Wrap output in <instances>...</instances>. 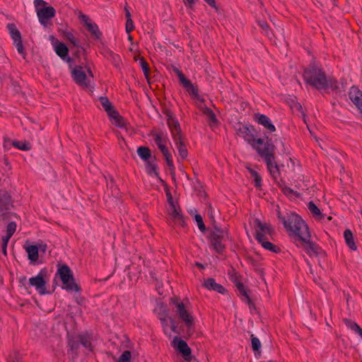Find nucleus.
I'll use <instances>...</instances> for the list:
<instances>
[{
  "label": "nucleus",
  "instance_id": "50",
  "mask_svg": "<svg viewBox=\"0 0 362 362\" xmlns=\"http://www.w3.org/2000/svg\"><path fill=\"white\" fill-rule=\"evenodd\" d=\"M134 29V23L132 19L127 20L126 23V31L127 33H130Z\"/></svg>",
  "mask_w": 362,
  "mask_h": 362
},
{
  "label": "nucleus",
  "instance_id": "41",
  "mask_svg": "<svg viewBox=\"0 0 362 362\" xmlns=\"http://www.w3.org/2000/svg\"><path fill=\"white\" fill-rule=\"evenodd\" d=\"M146 171L151 175H154L156 177L158 175L156 165L153 163H147Z\"/></svg>",
  "mask_w": 362,
  "mask_h": 362
},
{
  "label": "nucleus",
  "instance_id": "36",
  "mask_svg": "<svg viewBox=\"0 0 362 362\" xmlns=\"http://www.w3.org/2000/svg\"><path fill=\"white\" fill-rule=\"evenodd\" d=\"M250 173L251 176L254 178L255 185L257 187H260L262 185V179L259 175L252 168H247Z\"/></svg>",
  "mask_w": 362,
  "mask_h": 362
},
{
  "label": "nucleus",
  "instance_id": "3",
  "mask_svg": "<svg viewBox=\"0 0 362 362\" xmlns=\"http://www.w3.org/2000/svg\"><path fill=\"white\" fill-rule=\"evenodd\" d=\"M168 125L178 150L180 157L182 160L186 159L188 156V151L182 141V130L178 121L172 115H168Z\"/></svg>",
  "mask_w": 362,
  "mask_h": 362
},
{
  "label": "nucleus",
  "instance_id": "27",
  "mask_svg": "<svg viewBox=\"0 0 362 362\" xmlns=\"http://www.w3.org/2000/svg\"><path fill=\"white\" fill-rule=\"evenodd\" d=\"M7 28L9 33L13 39V42L21 40V35L20 31L17 29L16 26L13 23H9L7 25Z\"/></svg>",
  "mask_w": 362,
  "mask_h": 362
},
{
  "label": "nucleus",
  "instance_id": "12",
  "mask_svg": "<svg viewBox=\"0 0 362 362\" xmlns=\"http://www.w3.org/2000/svg\"><path fill=\"white\" fill-rule=\"evenodd\" d=\"M167 218L177 226L183 227L185 225L182 210L177 204L168 206L167 209Z\"/></svg>",
  "mask_w": 362,
  "mask_h": 362
},
{
  "label": "nucleus",
  "instance_id": "8",
  "mask_svg": "<svg viewBox=\"0 0 362 362\" xmlns=\"http://www.w3.org/2000/svg\"><path fill=\"white\" fill-rule=\"evenodd\" d=\"M13 208L10 193L6 190H0V221H8L13 217L19 218L12 211Z\"/></svg>",
  "mask_w": 362,
  "mask_h": 362
},
{
  "label": "nucleus",
  "instance_id": "37",
  "mask_svg": "<svg viewBox=\"0 0 362 362\" xmlns=\"http://www.w3.org/2000/svg\"><path fill=\"white\" fill-rule=\"evenodd\" d=\"M344 322L349 328L354 330L356 333H358L361 329V328L359 327V325L357 323L351 321V320L344 319Z\"/></svg>",
  "mask_w": 362,
  "mask_h": 362
},
{
  "label": "nucleus",
  "instance_id": "16",
  "mask_svg": "<svg viewBox=\"0 0 362 362\" xmlns=\"http://www.w3.org/2000/svg\"><path fill=\"white\" fill-rule=\"evenodd\" d=\"M79 18L86 25L87 30L91 33V35L96 39H99L101 35V33L99 30L98 26L95 23H93L90 18L86 15L81 13L79 15Z\"/></svg>",
  "mask_w": 362,
  "mask_h": 362
},
{
  "label": "nucleus",
  "instance_id": "56",
  "mask_svg": "<svg viewBox=\"0 0 362 362\" xmlns=\"http://www.w3.org/2000/svg\"><path fill=\"white\" fill-rule=\"evenodd\" d=\"M213 212H214V209L211 206V204L209 205V208H208V215L210 217V218L211 220H214V215H213Z\"/></svg>",
  "mask_w": 362,
  "mask_h": 362
},
{
  "label": "nucleus",
  "instance_id": "51",
  "mask_svg": "<svg viewBox=\"0 0 362 362\" xmlns=\"http://www.w3.org/2000/svg\"><path fill=\"white\" fill-rule=\"evenodd\" d=\"M14 44L17 47L18 52L21 54H24V48L22 43V40L14 42Z\"/></svg>",
  "mask_w": 362,
  "mask_h": 362
},
{
  "label": "nucleus",
  "instance_id": "49",
  "mask_svg": "<svg viewBox=\"0 0 362 362\" xmlns=\"http://www.w3.org/2000/svg\"><path fill=\"white\" fill-rule=\"evenodd\" d=\"M269 173L272 176V177L275 180L277 181L278 178L280 177V172L278 165L273 168L272 170L269 171Z\"/></svg>",
  "mask_w": 362,
  "mask_h": 362
},
{
  "label": "nucleus",
  "instance_id": "11",
  "mask_svg": "<svg viewBox=\"0 0 362 362\" xmlns=\"http://www.w3.org/2000/svg\"><path fill=\"white\" fill-rule=\"evenodd\" d=\"M258 153L264 158L267 159L269 157H274V144L267 141V142H264V140L262 139H258L255 142V146Z\"/></svg>",
  "mask_w": 362,
  "mask_h": 362
},
{
  "label": "nucleus",
  "instance_id": "57",
  "mask_svg": "<svg viewBox=\"0 0 362 362\" xmlns=\"http://www.w3.org/2000/svg\"><path fill=\"white\" fill-rule=\"evenodd\" d=\"M160 320L163 323V328L165 329V327L168 325L167 317H160Z\"/></svg>",
  "mask_w": 362,
  "mask_h": 362
},
{
  "label": "nucleus",
  "instance_id": "48",
  "mask_svg": "<svg viewBox=\"0 0 362 362\" xmlns=\"http://www.w3.org/2000/svg\"><path fill=\"white\" fill-rule=\"evenodd\" d=\"M257 23H258L259 25L260 26V28L263 30V31L267 35H268L269 31L270 30V28H269V25H268V23L264 21H258Z\"/></svg>",
  "mask_w": 362,
  "mask_h": 362
},
{
  "label": "nucleus",
  "instance_id": "43",
  "mask_svg": "<svg viewBox=\"0 0 362 362\" xmlns=\"http://www.w3.org/2000/svg\"><path fill=\"white\" fill-rule=\"evenodd\" d=\"M131 357V352L129 351H125L119 358L117 362H130Z\"/></svg>",
  "mask_w": 362,
  "mask_h": 362
},
{
  "label": "nucleus",
  "instance_id": "53",
  "mask_svg": "<svg viewBox=\"0 0 362 362\" xmlns=\"http://www.w3.org/2000/svg\"><path fill=\"white\" fill-rule=\"evenodd\" d=\"M197 1V0H183V2L186 6L192 8Z\"/></svg>",
  "mask_w": 362,
  "mask_h": 362
},
{
  "label": "nucleus",
  "instance_id": "13",
  "mask_svg": "<svg viewBox=\"0 0 362 362\" xmlns=\"http://www.w3.org/2000/svg\"><path fill=\"white\" fill-rule=\"evenodd\" d=\"M254 227L256 231V238L258 242L267 239V236L270 235L272 233V229L269 224L262 223L257 218L254 221Z\"/></svg>",
  "mask_w": 362,
  "mask_h": 362
},
{
  "label": "nucleus",
  "instance_id": "40",
  "mask_svg": "<svg viewBox=\"0 0 362 362\" xmlns=\"http://www.w3.org/2000/svg\"><path fill=\"white\" fill-rule=\"evenodd\" d=\"M139 61H140L141 66L143 71L145 74V76L146 78H148V74H149L148 64L147 62L144 59V57H140Z\"/></svg>",
  "mask_w": 362,
  "mask_h": 362
},
{
  "label": "nucleus",
  "instance_id": "1",
  "mask_svg": "<svg viewBox=\"0 0 362 362\" xmlns=\"http://www.w3.org/2000/svg\"><path fill=\"white\" fill-rule=\"evenodd\" d=\"M278 218L281 221L289 236L296 237L298 240H305L306 237L310 236L307 224L298 215L287 213L283 216L278 211Z\"/></svg>",
  "mask_w": 362,
  "mask_h": 362
},
{
  "label": "nucleus",
  "instance_id": "6",
  "mask_svg": "<svg viewBox=\"0 0 362 362\" xmlns=\"http://www.w3.org/2000/svg\"><path fill=\"white\" fill-rule=\"evenodd\" d=\"M57 275H59L62 282V288L69 292L80 293L81 287L75 281L73 273L67 265H62L59 267L57 270Z\"/></svg>",
  "mask_w": 362,
  "mask_h": 362
},
{
  "label": "nucleus",
  "instance_id": "62",
  "mask_svg": "<svg viewBox=\"0 0 362 362\" xmlns=\"http://www.w3.org/2000/svg\"><path fill=\"white\" fill-rule=\"evenodd\" d=\"M4 163L6 165H9V162H8V158H4Z\"/></svg>",
  "mask_w": 362,
  "mask_h": 362
},
{
  "label": "nucleus",
  "instance_id": "42",
  "mask_svg": "<svg viewBox=\"0 0 362 362\" xmlns=\"http://www.w3.org/2000/svg\"><path fill=\"white\" fill-rule=\"evenodd\" d=\"M10 362H23V356L17 351L13 352L9 356Z\"/></svg>",
  "mask_w": 362,
  "mask_h": 362
},
{
  "label": "nucleus",
  "instance_id": "34",
  "mask_svg": "<svg viewBox=\"0 0 362 362\" xmlns=\"http://www.w3.org/2000/svg\"><path fill=\"white\" fill-rule=\"evenodd\" d=\"M13 147L23 151H29L31 148L30 144L25 141L14 140Z\"/></svg>",
  "mask_w": 362,
  "mask_h": 362
},
{
  "label": "nucleus",
  "instance_id": "32",
  "mask_svg": "<svg viewBox=\"0 0 362 362\" xmlns=\"http://www.w3.org/2000/svg\"><path fill=\"white\" fill-rule=\"evenodd\" d=\"M259 243L262 245V246L264 248L273 252L279 253L281 251V249L278 246L270 243L269 241L267 240V239L260 240L259 241Z\"/></svg>",
  "mask_w": 362,
  "mask_h": 362
},
{
  "label": "nucleus",
  "instance_id": "39",
  "mask_svg": "<svg viewBox=\"0 0 362 362\" xmlns=\"http://www.w3.org/2000/svg\"><path fill=\"white\" fill-rule=\"evenodd\" d=\"M100 102L105 111H109L110 109L112 107L111 103L106 97H100Z\"/></svg>",
  "mask_w": 362,
  "mask_h": 362
},
{
  "label": "nucleus",
  "instance_id": "19",
  "mask_svg": "<svg viewBox=\"0 0 362 362\" xmlns=\"http://www.w3.org/2000/svg\"><path fill=\"white\" fill-rule=\"evenodd\" d=\"M29 283L31 286H34L40 294L43 295L47 293L45 284L46 282L41 273L35 277L29 279Z\"/></svg>",
  "mask_w": 362,
  "mask_h": 362
},
{
  "label": "nucleus",
  "instance_id": "18",
  "mask_svg": "<svg viewBox=\"0 0 362 362\" xmlns=\"http://www.w3.org/2000/svg\"><path fill=\"white\" fill-rule=\"evenodd\" d=\"M310 236L306 237L305 240L299 241L300 242L301 246L303 247L310 256H317L321 252L322 250L317 245L310 241Z\"/></svg>",
  "mask_w": 362,
  "mask_h": 362
},
{
  "label": "nucleus",
  "instance_id": "24",
  "mask_svg": "<svg viewBox=\"0 0 362 362\" xmlns=\"http://www.w3.org/2000/svg\"><path fill=\"white\" fill-rule=\"evenodd\" d=\"M204 286L209 290L216 291L220 293L225 292V288L219 284H217L212 278H209L204 280Z\"/></svg>",
  "mask_w": 362,
  "mask_h": 362
},
{
  "label": "nucleus",
  "instance_id": "46",
  "mask_svg": "<svg viewBox=\"0 0 362 362\" xmlns=\"http://www.w3.org/2000/svg\"><path fill=\"white\" fill-rule=\"evenodd\" d=\"M11 146H14V140L8 138H5L4 140L3 147L5 151H9Z\"/></svg>",
  "mask_w": 362,
  "mask_h": 362
},
{
  "label": "nucleus",
  "instance_id": "59",
  "mask_svg": "<svg viewBox=\"0 0 362 362\" xmlns=\"http://www.w3.org/2000/svg\"><path fill=\"white\" fill-rule=\"evenodd\" d=\"M127 20L132 19L130 12L127 8H125Z\"/></svg>",
  "mask_w": 362,
  "mask_h": 362
},
{
  "label": "nucleus",
  "instance_id": "21",
  "mask_svg": "<svg viewBox=\"0 0 362 362\" xmlns=\"http://www.w3.org/2000/svg\"><path fill=\"white\" fill-rule=\"evenodd\" d=\"M255 120L261 125L264 126L269 132H274L276 130L274 125L271 119L264 115L257 113L255 115Z\"/></svg>",
  "mask_w": 362,
  "mask_h": 362
},
{
  "label": "nucleus",
  "instance_id": "60",
  "mask_svg": "<svg viewBox=\"0 0 362 362\" xmlns=\"http://www.w3.org/2000/svg\"><path fill=\"white\" fill-rule=\"evenodd\" d=\"M196 264V266H197V267H199V268H200V269H204V265H203L202 264H201V263L196 262V264Z\"/></svg>",
  "mask_w": 362,
  "mask_h": 362
},
{
  "label": "nucleus",
  "instance_id": "58",
  "mask_svg": "<svg viewBox=\"0 0 362 362\" xmlns=\"http://www.w3.org/2000/svg\"><path fill=\"white\" fill-rule=\"evenodd\" d=\"M210 6L216 8L215 0H204Z\"/></svg>",
  "mask_w": 362,
  "mask_h": 362
},
{
  "label": "nucleus",
  "instance_id": "17",
  "mask_svg": "<svg viewBox=\"0 0 362 362\" xmlns=\"http://www.w3.org/2000/svg\"><path fill=\"white\" fill-rule=\"evenodd\" d=\"M349 97L351 102L360 111L362 116V91L356 86H352L349 92Z\"/></svg>",
  "mask_w": 362,
  "mask_h": 362
},
{
  "label": "nucleus",
  "instance_id": "26",
  "mask_svg": "<svg viewBox=\"0 0 362 362\" xmlns=\"http://www.w3.org/2000/svg\"><path fill=\"white\" fill-rule=\"evenodd\" d=\"M344 239L346 245L352 250H356L357 247L354 240L353 233L349 229L345 230L344 233Z\"/></svg>",
  "mask_w": 362,
  "mask_h": 362
},
{
  "label": "nucleus",
  "instance_id": "54",
  "mask_svg": "<svg viewBox=\"0 0 362 362\" xmlns=\"http://www.w3.org/2000/svg\"><path fill=\"white\" fill-rule=\"evenodd\" d=\"M11 238V236L9 235H7V234L6 236H3L2 237V242H3L2 246H4V247H6L8 242Z\"/></svg>",
  "mask_w": 362,
  "mask_h": 362
},
{
  "label": "nucleus",
  "instance_id": "23",
  "mask_svg": "<svg viewBox=\"0 0 362 362\" xmlns=\"http://www.w3.org/2000/svg\"><path fill=\"white\" fill-rule=\"evenodd\" d=\"M199 108L200 109L202 112L208 117V119L210 122V126H212V124H217V119L214 112L211 108L207 107L204 104L202 100L200 102V104L199 105Z\"/></svg>",
  "mask_w": 362,
  "mask_h": 362
},
{
  "label": "nucleus",
  "instance_id": "64",
  "mask_svg": "<svg viewBox=\"0 0 362 362\" xmlns=\"http://www.w3.org/2000/svg\"><path fill=\"white\" fill-rule=\"evenodd\" d=\"M128 40L132 41L133 40L132 36L129 35L128 37Z\"/></svg>",
  "mask_w": 362,
  "mask_h": 362
},
{
  "label": "nucleus",
  "instance_id": "28",
  "mask_svg": "<svg viewBox=\"0 0 362 362\" xmlns=\"http://www.w3.org/2000/svg\"><path fill=\"white\" fill-rule=\"evenodd\" d=\"M64 38L70 42L74 47H79V41L76 38L74 34L69 30H64L62 33Z\"/></svg>",
  "mask_w": 362,
  "mask_h": 362
},
{
  "label": "nucleus",
  "instance_id": "22",
  "mask_svg": "<svg viewBox=\"0 0 362 362\" xmlns=\"http://www.w3.org/2000/svg\"><path fill=\"white\" fill-rule=\"evenodd\" d=\"M108 116L111 119L113 124L118 127H122L124 125V119L119 115V112L112 107L109 111H106Z\"/></svg>",
  "mask_w": 362,
  "mask_h": 362
},
{
  "label": "nucleus",
  "instance_id": "7",
  "mask_svg": "<svg viewBox=\"0 0 362 362\" xmlns=\"http://www.w3.org/2000/svg\"><path fill=\"white\" fill-rule=\"evenodd\" d=\"M228 230L215 227L210 233L209 240L213 249L218 253H223L226 249V242L228 240Z\"/></svg>",
  "mask_w": 362,
  "mask_h": 362
},
{
  "label": "nucleus",
  "instance_id": "2",
  "mask_svg": "<svg viewBox=\"0 0 362 362\" xmlns=\"http://www.w3.org/2000/svg\"><path fill=\"white\" fill-rule=\"evenodd\" d=\"M303 78L307 83L317 89H325L329 84L332 88H337L335 81H328L325 73L315 64L310 65L304 71Z\"/></svg>",
  "mask_w": 362,
  "mask_h": 362
},
{
  "label": "nucleus",
  "instance_id": "30",
  "mask_svg": "<svg viewBox=\"0 0 362 362\" xmlns=\"http://www.w3.org/2000/svg\"><path fill=\"white\" fill-rule=\"evenodd\" d=\"M308 209L316 219L322 220L324 218L320 209L313 202L308 203Z\"/></svg>",
  "mask_w": 362,
  "mask_h": 362
},
{
  "label": "nucleus",
  "instance_id": "25",
  "mask_svg": "<svg viewBox=\"0 0 362 362\" xmlns=\"http://www.w3.org/2000/svg\"><path fill=\"white\" fill-rule=\"evenodd\" d=\"M80 343L90 351H93V346L92 345V337L87 334H81L78 336Z\"/></svg>",
  "mask_w": 362,
  "mask_h": 362
},
{
  "label": "nucleus",
  "instance_id": "15",
  "mask_svg": "<svg viewBox=\"0 0 362 362\" xmlns=\"http://www.w3.org/2000/svg\"><path fill=\"white\" fill-rule=\"evenodd\" d=\"M173 70L177 74V76L179 78L180 83L182 85V86L185 89H187V90L189 93H191L195 96H197L198 95L197 89L193 86V84L192 83V82L186 78V77L182 73V71H180L177 68H176L175 66L173 67Z\"/></svg>",
  "mask_w": 362,
  "mask_h": 362
},
{
  "label": "nucleus",
  "instance_id": "61",
  "mask_svg": "<svg viewBox=\"0 0 362 362\" xmlns=\"http://www.w3.org/2000/svg\"><path fill=\"white\" fill-rule=\"evenodd\" d=\"M295 107H296V109L298 110L299 111H301L302 110V106L300 104H296L295 105Z\"/></svg>",
  "mask_w": 362,
  "mask_h": 362
},
{
  "label": "nucleus",
  "instance_id": "10",
  "mask_svg": "<svg viewBox=\"0 0 362 362\" xmlns=\"http://www.w3.org/2000/svg\"><path fill=\"white\" fill-rule=\"evenodd\" d=\"M154 141L158 148L162 152L165 161L171 170L175 169L172 156L167 148L168 139L161 133H158L154 135Z\"/></svg>",
  "mask_w": 362,
  "mask_h": 362
},
{
  "label": "nucleus",
  "instance_id": "20",
  "mask_svg": "<svg viewBox=\"0 0 362 362\" xmlns=\"http://www.w3.org/2000/svg\"><path fill=\"white\" fill-rule=\"evenodd\" d=\"M173 343H176V349L182 353L183 357L185 358V361L187 362L190 360V356H191V349L187 345V344L182 339H177L176 337L173 340Z\"/></svg>",
  "mask_w": 362,
  "mask_h": 362
},
{
  "label": "nucleus",
  "instance_id": "52",
  "mask_svg": "<svg viewBox=\"0 0 362 362\" xmlns=\"http://www.w3.org/2000/svg\"><path fill=\"white\" fill-rule=\"evenodd\" d=\"M166 195H167V199H168V203L169 206H171L172 204H177V202H175L174 201L173 196L170 192H168L166 193Z\"/></svg>",
  "mask_w": 362,
  "mask_h": 362
},
{
  "label": "nucleus",
  "instance_id": "35",
  "mask_svg": "<svg viewBox=\"0 0 362 362\" xmlns=\"http://www.w3.org/2000/svg\"><path fill=\"white\" fill-rule=\"evenodd\" d=\"M235 285H236V287L238 289L241 295L244 296L246 298V299H247V303L250 304L251 303L250 298L248 296L247 290H246L245 286L243 285V284L240 282V281H238V282H236Z\"/></svg>",
  "mask_w": 362,
  "mask_h": 362
},
{
  "label": "nucleus",
  "instance_id": "33",
  "mask_svg": "<svg viewBox=\"0 0 362 362\" xmlns=\"http://www.w3.org/2000/svg\"><path fill=\"white\" fill-rule=\"evenodd\" d=\"M138 155L144 160H147L151 156V150L148 147L141 146L137 149Z\"/></svg>",
  "mask_w": 362,
  "mask_h": 362
},
{
  "label": "nucleus",
  "instance_id": "45",
  "mask_svg": "<svg viewBox=\"0 0 362 362\" xmlns=\"http://www.w3.org/2000/svg\"><path fill=\"white\" fill-rule=\"evenodd\" d=\"M194 218H195V221L197 223V225H198V227H199V230L201 231H202V232L205 231L206 227H205V225L204 223V221H203L202 216L199 215V214H197V215H195Z\"/></svg>",
  "mask_w": 362,
  "mask_h": 362
},
{
  "label": "nucleus",
  "instance_id": "38",
  "mask_svg": "<svg viewBox=\"0 0 362 362\" xmlns=\"http://www.w3.org/2000/svg\"><path fill=\"white\" fill-rule=\"evenodd\" d=\"M252 347L255 351H259L261 348V342L259 339L255 337L253 334L251 335Z\"/></svg>",
  "mask_w": 362,
  "mask_h": 362
},
{
  "label": "nucleus",
  "instance_id": "14",
  "mask_svg": "<svg viewBox=\"0 0 362 362\" xmlns=\"http://www.w3.org/2000/svg\"><path fill=\"white\" fill-rule=\"evenodd\" d=\"M236 134L239 137L243 138L251 146H255V136L252 133V129L248 126L239 124V127L236 129Z\"/></svg>",
  "mask_w": 362,
  "mask_h": 362
},
{
  "label": "nucleus",
  "instance_id": "55",
  "mask_svg": "<svg viewBox=\"0 0 362 362\" xmlns=\"http://www.w3.org/2000/svg\"><path fill=\"white\" fill-rule=\"evenodd\" d=\"M69 345L71 350L77 349H78V344L75 341H70L69 343Z\"/></svg>",
  "mask_w": 362,
  "mask_h": 362
},
{
  "label": "nucleus",
  "instance_id": "44",
  "mask_svg": "<svg viewBox=\"0 0 362 362\" xmlns=\"http://www.w3.org/2000/svg\"><path fill=\"white\" fill-rule=\"evenodd\" d=\"M16 230V223L13 221L8 223L6 227V234L12 236Z\"/></svg>",
  "mask_w": 362,
  "mask_h": 362
},
{
  "label": "nucleus",
  "instance_id": "63",
  "mask_svg": "<svg viewBox=\"0 0 362 362\" xmlns=\"http://www.w3.org/2000/svg\"><path fill=\"white\" fill-rule=\"evenodd\" d=\"M358 334L362 338V329L358 332Z\"/></svg>",
  "mask_w": 362,
  "mask_h": 362
},
{
  "label": "nucleus",
  "instance_id": "29",
  "mask_svg": "<svg viewBox=\"0 0 362 362\" xmlns=\"http://www.w3.org/2000/svg\"><path fill=\"white\" fill-rule=\"evenodd\" d=\"M54 49L57 54L62 59H65V57L68 56L69 49L64 43L59 42L55 46Z\"/></svg>",
  "mask_w": 362,
  "mask_h": 362
},
{
  "label": "nucleus",
  "instance_id": "31",
  "mask_svg": "<svg viewBox=\"0 0 362 362\" xmlns=\"http://www.w3.org/2000/svg\"><path fill=\"white\" fill-rule=\"evenodd\" d=\"M28 258L33 262H35L38 259V248L35 245H30L26 247Z\"/></svg>",
  "mask_w": 362,
  "mask_h": 362
},
{
  "label": "nucleus",
  "instance_id": "4",
  "mask_svg": "<svg viewBox=\"0 0 362 362\" xmlns=\"http://www.w3.org/2000/svg\"><path fill=\"white\" fill-rule=\"evenodd\" d=\"M71 76L75 83L81 88H88L90 87L93 74L88 64L76 65L71 69Z\"/></svg>",
  "mask_w": 362,
  "mask_h": 362
},
{
  "label": "nucleus",
  "instance_id": "9",
  "mask_svg": "<svg viewBox=\"0 0 362 362\" xmlns=\"http://www.w3.org/2000/svg\"><path fill=\"white\" fill-rule=\"evenodd\" d=\"M175 305V312L178 314L179 318L182 321L186 327L188 335H192L194 332V319L192 314L187 310L184 303L180 301H174Z\"/></svg>",
  "mask_w": 362,
  "mask_h": 362
},
{
  "label": "nucleus",
  "instance_id": "47",
  "mask_svg": "<svg viewBox=\"0 0 362 362\" xmlns=\"http://www.w3.org/2000/svg\"><path fill=\"white\" fill-rule=\"evenodd\" d=\"M264 160L267 163V169L269 171L272 170L273 168L277 166L274 162V156L272 158L269 157L268 158L264 159Z\"/></svg>",
  "mask_w": 362,
  "mask_h": 362
},
{
  "label": "nucleus",
  "instance_id": "5",
  "mask_svg": "<svg viewBox=\"0 0 362 362\" xmlns=\"http://www.w3.org/2000/svg\"><path fill=\"white\" fill-rule=\"evenodd\" d=\"M33 3L40 23L45 27L51 25L50 20L56 14L54 8L47 6L48 4L44 0H35Z\"/></svg>",
  "mask_w": 362,
  "mask_h": 362
}]
</instances>
